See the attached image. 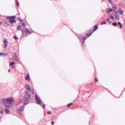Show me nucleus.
Segmentation results:
<instances>
[{
    "instance_id": "nucleus-46",
    "label": "nucleus",
    "mask_w": 125,
    "mask_h": 125,
    "mask_svg": "<svg viewBox=\"0 0 125 125\" xmlns=\"http://www.w3.org/2000/svg\"><path fill=\"white\" fill-rule=\"evenodd\" d=\"M10 69H9L8 70V72H10Z\"/></svg>"
},
{
    "instance_id": "nucleus-8",
    "label": "nucleus",
    "mask_w": 125,
    "mask_h": 125,
    "mask_svg": "<svg viewBox=\"0 0 125 125\" xmlns=\"http://www.w3.org/2000/svg\"><path fill=\"white\" fill-rule=\"evenodd\" d=\"M8 42L7 40L6 39H4V43L5 46V48H6L7 47L8 45Z\"/></svg>"
},
{
    "instance_id": "nucleus-23",
    "label": "nucleus",
    "mask_w": 125,
    "mask_h": 125,
    "mask_svg": "<svg viewBox=\"0 0 125 125\" xmlns=\"http://www.w3.org/2000/svg\"><path fill=\"white\" fill-rule=\"evenodd\" d=\"M9 25V24L7 22H5L4 24V26L5 27H7Z\"/></svg>"
},
{
    "instance_id": "nucleus-33",
    "label": "nucleus",
    "mask_w": 125,
    "mask_h": 125,
    "mask_svg": "<svg viewBox=\"0 0 125 125\" xmlns=\"http://www.w3.org/2000/svg\"><path fill=\"white\" fill-rule=\"evenodd\" d=\"M25 93L26 94H29V92L28 91H26L25 92Z\"/></svg>"
},
{
    "instance_id": "nucleus-37",
    "label": "nucleus",
    "mask_w": 125,
    "mask_h": 125,
    "mask_svg": "<svg viewBox=\"0 0 125 125\" xmlns=\"http://www.w3.org/2000/svg\"><path fill=\"white\" fill-rule=\"evenodd\" d=\"M1 54L3 55L4 56H5V54L4 53H2L0 52V55H1Z\"/></svg>"
},
{
    "instance_id": "nucleus-16",
    "label": "nucleus",
    "mask_w": 125,
    "mask_h": 125,
    "mask_svg": "<svg viewBox=\"0 0 125 125\" xmlns=\"http://www.w3.org/2000/svg\"><path fill=\"white\" fill-rule=\"evenodd\" d=\"M9 64L10 66H12V65L13 66V65H14V62H10Z\"/></svg>"
},
{
    "instance_id": "nucleus-42",
    "label": "nucleus",
    "mask_w": 125,
    "mask_h": 125,
    "mask_svg": "<svg viewBox=\"0 0 125 125\" xmlns=\"http://www.w3.org/2000/svg\"><path fill=\"white\" fill-rule=\"evenodd\" d=\"M51 124L52 125H53L54 124V122L53 121H52L51 122Z\"/></svg>"
},
{
    "instance_id": "nucleus-25",
    "label": "nucleus",
    "mask_w": 125,
    "mask_h": 125,
    "mask_svg": "<svg viewBox=\"0 0 125 125\" xmlns=\"http://www.w3.org/2000/svg\"><path fill=\"white\" fill-rule=\"evenodd\" d=\"M73 104L72 103H70L69 104H68L67 105V106L68 107H70Z\"/></svg>"
},
{
    "instance_id": "nucleus-44",
    "label": "nucleus",
    "mask_w": 125,
    "mask_h": 125,
    "mask_svg": "<svg viewBox=\"0 0 125 125\" xmlns=\"http://www.w3.org/2000/svg\"><path fill=\"white\" fill-rule=\"evenodd\" d=\"M92 31H91V30H90L89 33H90V34L91 33H92Z\"/></svg>"
},
{
    "instance_id": "nucleus-2",
    "label": "nucleus",
    "mask_w": 125,
    "mask_h": 125,
    "mask_svg": "<svg viewBox=\"0 0 125 125\" xmlns=\"http://www.w3.org/2000/svg\"><path fill=\"white\" fill-rule=\"evenodd\" d=\"M16 16H7L6 18L8 20H9V22L11 24H13L16 22V21L15 19Z\"/></svg>"
},
{
    "instance_id": "nucleus-18",
    "label": "nucleus",
    "mask_w": 125,
    "mask_h": 125,
    "mask_svg": "<svg viewBox=\"0 0 125 125\" xmlns=\"http://www.w3.org/2000/svg\"><path fill=\"white\" fill-rule=\"evenodd\" d=\"M118 24L119 26H120V29L122 28L123 25L122 24H121V22H118Z\"/></svg>"
},
{
    "instance_id": "nucleus-22",
    "label": "nucleus",
    "mask_w": 125,
    "mask_h": 125,
    "mask_svg": "<svg viewBox=\"0 0 125 125\" xmlns=\"http://www.w3.org/2000/svg\"><path fill=\"white\" fill-rule=\"evenodd\" d=\"M15 60L17 61H19V59L18 57L17 56L15 55Z\"/></svg>"
},
{
    "instance_id": "nucleus-43",
    "label": "nucleus",
    "mask_w": 125,
    "mask_h": 125,
    "mask_svg": "<svg viewBox=\"0 0 125 125\" xmlns=\"http://www.w3.org/2000/svg\"><path fill=\"white\" fill-rule=\"evenodd\" d=\"M20 20V21L21 22H22L23 21V20L21 19V20Z\"/></svg>"
},
{
    "instance_id": "nucleus-24",
    "label": "nucleus",
    "mask_w": 125,
    "mask_h": 125,
    "mask_svg": "<svg viewBox=\"0 0 125 125\" xmlns=\"http://www.w3.org/2000/svg\"><path fill=\"white\" fill-rule=\"evenodd\" d=\"M82 39H83V41L82 42H84L85 41V40L87 38L86 37H82Z\"/></svg>"
},
{
    "instance_id": "nucleus-10",
    "label": "nucleus",
    "mask_w": 125,
    "mask_h": 125,
    "mask_svg": "<svg viewBox=\"0 0 125 125\" xmlns=\"http://www.w3.org/2000/svg\"><path fill=\"white\" fill-rule=\"evenodd\" d=\"M117 13L115 12L114 14H113L114 16H115V18L117 20H119V18L118 15L117 14Z\"/></svg>"
},
{
    "instance_id": "nucleus-14",
    "label": "nucleus",
    "mask_w": 125,
    "mask_h": 125,
    "mask_svg": "<svg viewBox=\"0 0 125 125\" xmlns=\"http://www.w3.org/2000/svg\"><path fill=\"white\" fill-rule=\"evenodd\" d=\"M119 14L120 15H121L123 14L124 12V11L123 10H121V8L119 10Z\"/></svg>"
},
{
    "instance_id": "nucleus-26",
    "label": "nucleus",
    "mask_w": 125,
    "mask_h": 125,
    "mask_svg": "<svg viewBox=\"0 0 125 125\" xmlns=\"http://www.w3.org/2000/svg\"><path fill=\"white\" fill-rule=\"evenodd\" d=\"M109 18L112 19L113 20H114V16L112 15H111V16Z\"/></svg>"
},
{
    "instance_id": "nucleus-28",
    "label": "nucleus",
    "mask_w": 125,
    "mask_h": 125,
    "mask_svg": "<svg viewBox=\"0 0 125 125\" xmlns=\"http://www.w3.org/2000/svg\"><path fill=\"white\" fill-rule=\"evenodd\" d=\"M106 21H107L109 22H110V23H111V22L110 21V20L108 18H107L106 19Z\"/></svg>"
},
{
    "instance_id": "nucleus-40",
    "label": "nucleus",
    "mask_w": 125,
    "mask_h": 125,
    "mask_svg": "<svg viewBox=\"0 0 125 125\" xmlns=\"http://www.w3.org/2000/svg\"><path fill=\"white\" fill-rule=\"evenodd\" d=\"M109 11H113V10L111 9L110 8V9H109Z\"/></svg>"
},
{
    "instance_id": "nucleus-7",
    "label": "nucleus",
    "mask_w": 125,
    "mask_h": 125,
    "mask_svg": "<svg viewBox=\"0 0 125 125\" xmlns=\"http://www.w3.org/2000/svg\"><path fill=\"white\" fill-rule=\"evenodd\" d=\"M112 8L115 12L118 13L119 11L117 8L114 4H112Z\"/></svg>"
},
{
    "instance_id": "nucleus-34",
    "label": "nucleus",
    "mask_w": 125,
    "mask_h": 125,
    "mask_svg": "<svg viewBox=\"0 0 125 125\" xmlns=\"http://www.w3.org/2000/svg\"><path fill=\"white\" fill-rule=\"evenodd\" d=\"M16 2H17V3H16V5L17 6H18L19 5V3L18 1H17Z\"/></svg>"
},
{
    "instance_id": "nucleus-15",
    "label": "nucleus",
    "mask_w": 125,
    "mask_h": 125,
    "mask_svg": "<svg viewBox=\"0 0 125 125\" xmlns=\"http://www.w3.org/2000/svg\"><path fill=\"white\" fill-rule=\"evenodd\" d=\"M112 25L114 26H116L117 25V24L116 22H115L112 23Z\"/></svg>"
},
{
    "instance_id": "nucleus-39",
    "label": "nucleus",
    "mask_w": 125,
    "mask_h": 125,
    "mask_svg": "<svg viewBox=\"0 0 125 125\" xmlns=\"http://www.w3.org/2000/svg\"><path fill=\"white\" fill-rule=\"evenodd\" d=\"M42 107L43 108H45V105L44 104H43Z\"/></svg>"
},
{
    "instance_id": "nucleus-1",
    "label": "nucleus",
    "mask_w": 125,
    "mask_h": 125,
    "mask_svg": "<svg viewBox=\"0 0 125 125\" xmlns=\"http://www.w3.org/2000/svg\"><path fill=\"white\" fill-rule=\"evenodd\" d=\"M21 31L22 32L23 36H27L31 33V32L28 30V28L25 29L23 28L21 29Z\"/></svg>"
},
{
    "instance_id": "nucleus-45",
    "label": "nucleus",
    "mask_w": 125,
    "mask_h": 125,
    "mask_svg": "<svg viewBox=\"0 0 125 125\" xmlns=\"http://www.w3.org/2000/svg\"><path fill=\"white\" fill-rule=\"evenodd\" d=\"M21 19L20 18H18V19L19 20H21Z\"/></svg>"
},
{
    "instance_id": "nucleus-32",
    "label": "nucleus",
    "mask_w": 125,
    "mask_h": 125,
    "mask_svg": "<svg viewBox=\"0 0 125 125\" xmlns=\"http://www.w3.org/2000/svg\"><path fill=\"white\" fill-rule=\"evenodd\" d=\"M47 113L48 114H51V112L50 111H48Z\"/></svg>"
},
{
    "instance_id": "nucleus-21",
    "label": "nucleus",
    "mask_w": 125,
    "mask_h": 125,
    "mask_svg": "<svg viewBox=\"0 0 125 125\" xmlns=\"http://www.w3.org/2000/svg\"><path fill=\"white\" fill-rule=\"evenodd\" d=\"M21 26L20 25H19L17 27V29L18 30H21Z\"/></svg>"
},
{
    "instance_id": "nucleus-47",
    "label": "nucleus",
    "mask_w": 125,
    "mask_h": 125,
    "mask_svg": "<svg viewBox=\"0 0 125 125\" xmlns=\"http://www.w3.org/2000/svg\"><path fill=\"white\" fill-rule=\"evenodd\" d=\"M2 22H0V25H1V24H2Z\"/></svg>"
},
{
    "instance_id": "nucleus-20",
    "label": "nucleus",
    "mask_w": 125,
    "mask_h": 125,
    "mask_svg": "<svg viewBox=\"0 0 125 125\" xmlns=\"http://www.w3.org/2000/svg\"><path fill=\"white\" fill-rule=\"evenodd\" d=\"M93 33V31H92V33H91L90 35H89V33H87L86 34V35L87 37H89V36H90L91 35V34H92V33Z\"/></svg>"
},
{
    "instance_id": "nucleus-6",
    "label": "nucleus",
    "mask_w": 125,
    "mask_h": 125,
    "mask_svg": "<svg viewBox=\"0 0 125 125\" xmlns=\"http://www.w3.org/2000/svg\"><path fill=\"white\" fill-rule=\"evenodd\" d=\"M35 97L37 104L42 106V103L41 100H40L39 97L36 95H35Z\"/></svg>"
},
{
    "instance_id": "nucleus-31",
    "label": "nucleus",
    "mask_w": 125,
    "mask_h": 125,
    "mask_svg": "<svg viewBox=\"0 0 125 125\" xmlns=\"http://www.w3.org/2000/svg\"><path fill=\"white\" fill-rule=\"evenodd\" d=\"M30 90L31 92H32V94H34V90L33 89H32V90L31 89H30V90Z\"/></svg>"
},
{
    "instance_id": "nucleus-35",
    "label": "nucleus",
    "mask_w": 125,
    "mask_h": 125,
    "mask_svg": "<svg viewBox=\"0 0 125 125\" xmlns=\"http://www.w3.org/2000/svg\"><path fill=\"white\" fill-rule=\"evenodd\" d=\"M108 0L109 2H110L111 4H112V2L111 0Z\"/></svg>"
},
{
    "instance_id": "nucleus-9",
    "label": "nucleus",
    "mask_w": 125,
    "mask_h": 125,
    "mask_svg": "<svg viewBox=\"0 0 125 125\" xmlns=\"http://www.w3.org/2000/svg\"><path fill=\"white\" fill-rule=\"evenodd\" d=\"M2 102L4 104L6 108L10 107V106L9 105V104H7L6 103H5L4 102Z\"/></svg>"
},
{
    "instance_id": "nucleus-27",
    "label": "nucleus",
    "mask_w": 125,
    "mask_h": 125,
    "mask_svg": "<svg viewBox=\"0 0 125 125\" xmlns=\"http://www.w3.org/2000/svg\"><path fill=\"white\" fill-rule=\"evenodd\" d=\"M106 23V22L105 21H103L102 22H101V25H103V24H105Z\"/></svg>"
},
{
    "instance_id": "nucleus-48",
    "label": "nucleus",
    "mask_w": 125,
    "mask_h": 125,
    "mask_svg": "<svg viewBox=\"0 0 125 125\" xmlns=\"http://www.w3.org/2000/svg\"><path fill=\"white\" fill-rule=\"evenodd\" d=\"M13 68H14V67L12 65V66Z\"/></svg>"
},
{
    "instance_id": "nucleus-11",
    "label": "nucleus",
    "mask_w": 125,
    "mask_h": 125,
    "mask_svg": "<svg viewBox=\"0 0 125 125\" xmlns=\"http://www.w3.org/2000/svg\"><path fill=\"white\" fill-rule=\"evenodd\" d=\"M25 79L27 80H29L30 79L29 75H27L25 77Z\"/></svg>"
},
{
    "instance_id": "nucleus-4",
    "label": "nucleus",
    "mask_w": 125,
    "mask_h": 125,
    "mask_svg": "<svg viewBox=\"0 0 125 125\" xmlns=\"http://www.w3.org/2000/svg\"><path fill=\"white\" fill-rule=\"evenodd\" d=\"M24 105H22L21 107L17 110V111L19 114L21 116H22V115L21 112H22L24 110Z\"/></svg>"
},
{
    "instance_id": "nucleus-13",
    "label": "nucleus",
    "mask_w": 125,
    "mask_h": 125,
    "mask_svg": "<svg viewBox=\"0 0 125 125\" xmlns=\"http://www.w3.org/2000/svg\"><path fill=\"white\" fill-rule=\"evenodd\" d=\"M26 89L30 90V86L28 84H26L25 86Z\"/></svg>"
},
{
    "instance_id": "nucleus-30",
    "label": "nucleus",
    "mask_w": 125,
    "mask_h": 125,
    "mask_svg": "<svg viewBox=\"0 0 125 125\" xmlns=\"http://www.w3.org/2000/svg\"><path fill=\"white\" fill-rule=\"evenodd\" d=\"M14 38L15 40H16L18 39V38L17 37L16 35H15L14 36Z\"/></svg>"
},
{
    "instance_id": "nucleus-3",
    "label": "nucleus",
    "mask_w": 125,
    "mask_h": 125,
    "mask_svg": "<svg viewBox=\"0 0 125 125\" xmlns=\"http://www.w3.org/2000/svg\"><path fill=\"white\" fill-rule=\"evenodd\" d=\"M30 98V95L29 94H26L24 97V104L26 105L29 103L28 100Z\"/></svg>"
},
{
    "instance_id": "nucleus-12",
    "label": "nucleus",
    "mask_w": 125,
    "mask_h": 125,
    "mask_svg": "<svg viewBox=\"0 0 125 125\" xmlns=\"http://www.w3.org/2000/svg\"><path fill=\"white\" fill-rule=\"evenodd\" d=\"M98 28V27L97 25H94V31H95Z\"/></svg>"
},
{
    "instance_id": "nucleus-49",
    "label": "nucleus",
    "mask_w": 125,
    "mask_h": 125,
    "mask_svg": "<svg viewBox=\"0 0 125 125\" xmlns=\"http://www.w3.org/2000/svg\"><path fill=\"white\" fill-rule=\"evenodd\" d=\"M16 0L17 1L18 0Z\"/></svg>"
},
{
    "instance_id": "nucleus-5",
    "label": "nucleus",
    "mask_w": 125,
    "mask_h": 125,
    "mask_svg": "<svg viewBox=\"0 0 125 125\" xmlns=\"http://www.w3.org/2000/svg\"><path fill=\"white\" fill-rule=\"evenodd\" d=\"M13 99V98H11L6 99H3L2 100V102H4L7 104L9 103L11 104L12 103Z\"/></svg>"
},
{
    "instance_id": "nucleus-38",
    "label": "nucleus",
    "mask_w": 125,
    "mask_h": 125,
    "mask_svg": "<svg viewBox=\"0 0 125 125\" xmlns=\"http://www.w3.org/2000/svg\"><path fill=\"white\" fill-rule=\"evenodd\" d=\"M95 81L96 82H97L98 81V80L96 78H95Z\"/></svg>"
},
{
    "instance_id": "nucleus-36",
    "label": "nucleus",
    "mask_w": 125,
    "mask_h": 125,
    "mask_svg": "<svg viewBox=\"0 0 125 125\" xmlns=\"http://www.w3.org/2000/svg\"><path fill=\"white\" fill-rule=\"evenodd\" d=\"M22 25H23V26H26V24L24 23H22Z\"/></svg>"
},
{
    "instance_id": "nucleus-41",
    "label": "nucleus",
    "mask_w": 125,
    "mask_h": 125,
    "mask_svg": "<svg viewBox=\"0 0 125 125\" xmlns=\"http://www.w3.org/2000/svg\"><path fill=\"white\" fill-rule=\"evenodd\" d=\"M110 11L109 10H108L107 11V13H110Z\"/></svg>"
},
{
    "instance_id": "nucleus-17",
    "label": "nucleus",
    "mask_w": 125,
    "mask_h": 125,
    "mask_svg": "<svg viewBox=\"0 0 125 125\" xmlns=\"http://www.w3.org/2000/svg\"><path fill=\"white\" fill-rule=\"evenodd\" d=\"M5 112L6 114H9V110L7 109H5Z\"/></svg>"
},
{
    "instance_id": "nucleus-19",
    "label": "nucleus",
    "mask_w": 125,
    "mask_h": 125,
    "mask_svg": "<svg viewBox=\"0 0 125 125\" xmlns=\"http://www.w3.org/2000/svg\"><path fill=\"white\" fill-rule=\"evenodd\" d=\"M82 45L83 48H84L85 47V45L84 42H82Z\"/></svg>"
},
{
    "instance_id": "nucleus-29",
    "label": "nucleus",
    "mask_w": 125,
    "mask_h": 125,
    "mask_svg": "<svg viewBox=\"0 0 125 125\" xmlns=\"http://www.w3.org/2000/svg\"><path fill=\"white\" fill-rule=\"evenodd\" d=\"M0 112L1 113H3L4 111H3V108H2L0 110Z\"/></svg>"
}]
</instances>
